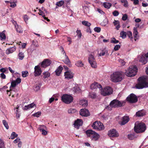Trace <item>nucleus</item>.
Masks as SVG:
<instances>
[{"label":"nucleus","mask_w":148,"mask_h":148,"mask_svg":"<svg viewBox=\"0 0 148 148\" xmlns=\"http://www.w3.org/2000/svg\"><path fill=\"white\" fill-rule=\"evenodd\" d=\"M138 83L136 85L137 89H140L148 87V76H144L140 77L138 79Z\"/></svg>","instance_id":"nucleus-1"},{"label":"nucleus","mask_w":148,"mask_h":148,"mask_svg":"<svg viewBox=\"0 0 148 148\" xmlns=\"http://www.w3.org/2000/svg\"><path fill=\"white\" fill-rule=\"evenodd\" d=\"M124 74L121 71L114 72L110 76L111 80L114 82H121L124 78Z\"/></svg>","instance_id":"nucleus-2"},{"label":"nucleus","mask_w":148,"mask_h":148,"mask_svg":"<svg viewBox=\"0 0 148 148\" xmlns=\"http://www.w3.org/2000/svg\"><path fill=\"white\" fill-rule=\"evenodd\" d=\"M146 129V125L144 123H138L137 122L135 123L134 129L136 133H139L143 132Z\"/></svg>","instance_id":"nucleus-3"},{"label":"nucleus","mask_w":148,"mask_h":148,"mask_svg":"<svg viewBox=\"0 0 148 148\" xmlns=\"http://www.w3.org/2000/svg\"><path fill=\"white\" fill-rule=\"evenodd\" d=\"M138 69L136 66L132 65L129 67L128 70L125 72V75L129 77L135 76L136 74Z\"/></svg>","instance_id":"nucleus-4"},{"label":"nucleus","mask_w":148,"mask_h":148,"mask_svg":"<svg viewBox=\"0 0 148 148\" xmlns=\"http://www.w3.org/2000/svg\"><path fill=\"white\" fill-rule=\"evenodd\" d=\"M86 133L88 137H90L92 140L94 141L97 140L100 137L98 134L92 130H87L86 131Z\"/></svg>","instance_id":"nucleus-5"},{"label":"nucleus","mask_w":148,"mask_h":148,"mask_svg":"<svg viewBox=\"0 0 148 148\" xmlns=\"http://www.w3.org/2000/svg\"><path fill=\"white\" fill-rule=\"evenodd\" d=\"M62 101L66 104H69L73 100V97L70 95L64 94L61 97Z\"/></svg>","instance_id":"nucleus-6"},{"label":"nucleus","mask_w":148,"mask_h":148,"mask_svg":"<svg viewBox=\"0 0 148 148\" xmlns=\"http://www.w3.org/2000/svg\"><path fill=\"white\" fill-rule=\"evenodd\" d=\"M101 93V95L103 96H106L110 95L113 92L112 89L110 87L107 86L103 89L102 88Z\"/></svg>","instance_id":"nucleus-7"},{"label":"nucleus","mask_w":148,"mask_h":148,"mask_svg":"<svg viewBox=\"0 0 148 148\" xmlns=\"http://www.w3.org/2000/svg\"><path fill=\"white\" fill-rule=\"evenodd\" d=\"M123 104V102L121 103L117 100L114 99L110 102L109 105L112 108H116L121 107Z\"/></svg>","instance_id":"nucleus-8"},{"label":"nucleus","mask_w":148,"mask_h":148,"mask_svg":"<svg viewBox=\"0 0 148 148\" xmlns=\"http://www.w3.org/2000/svg\"><path fill=\"white\" fill-rule=\"evenodd\" d=\"M126 100L130 103H134L137 102L138 99L137 96L134 94L131 93L128 95Z\"/></svg>","instance_id":"nucleus-9"},{"label":"nucleus","mask_w":148,"mask_h":148,"mask_svg":"<svg viewBox=\"0 0 148 148\" xmlns=\"http://www.w3.org/2000/svg\"><path fill=\"white\" fill-rule=\"evenodd\" d=\"M108 135L109 136L112 137H116L119 136L118 133L114 129H113L109 131Z\"/></svg>","instance_id":"nucleus-10"},{"label":"nucleus","mask_w":148,"mask_h":148,"mask_svg":"<svg viewBox=\"0 0 148 148\" xmlns=\"http://www.w3.org/2000/svg\"><path fill=\"white\" fill-rule=\"evenodd\" d=\"M42 73V71L40 66L38 65L35 66L34 67V75L38 76L40 75Z\"/></svg>","instance_id":"nucleus-11"},{"label":"nucleus","mask_w":148,"mask_h":148,"mask_svg":"<svg viewBox=\"0 0 148 148\" xmlns=\"http://www.w3.org/2000/svg\"><path fill=\"white\" fill-rule=\"evenodd\" d=\"M80 114L82 116H88L90 115L89 111L86 109H81L79 111Z\"/></svg>","instance_id":"nucleus-12"},{"label":"nucleus","mask_w":148,"mask_h":148,"mask_svg":"<svg viewBox=\"0 0 148 148\" xmlns=\"http://www.w3.org/2000/svg\"><path fill=\"white\" fill-rule=\"evenodd\" d=\"M52 63V61L49 59H45L42 62L41 66L43 67H46L49 66Z\"/></svg>","instance_id":"nucleus-13"},{"label":"nucleus","mask_w":148,"mask_h":148,"mask_svg":"<svg viewBox=\"0 0 148 148\" xmlns=\"http://www.w3.org/2000/svg\"><path fill=\"white\" fill-rule=\"evenodd\" d=\"M90 88L92 89L99 88L100 90L102 89V86L100 84L97 82H95L91 84Z\"/></svg>","instance_id":"nucleus-14"},{"label":"nucleus","mask_w":148,"mask_h":148,"mask_svg":"<svg viewBox=\"0 0 148 148\" xmlns=\"http://www.w3.org/2000/svg\"><path fill=\"white\" fill-rule=\"evenodd\" d=\"M121 121L120 124L121 125H123L128 123L130 120L128 116H124L121 118Z\"/></svg>","instance_id":"nucleus-15"},{"label":"nucleus","mask_w":148,"mask_h":148,"mask_svg":"<svg viewBox=\"0 0 148 148\" xmlns=\"http://www.w3.org/2000/svg\"><path fill=\"white\" fill-rule=\"evenodd\" d=\"M64 76L66 79H71L73 77V74L70 71H67L64 73Z\"/></svg>","instance_id":"nucleus-16"},{"label":"nucleus","mask_w":148,"mask_h":148,"mask_svg":"<svg viewBox=\"0 0 148 148\" xmlns=\"http://www.w3.org/2000/svg\"><path fill=\"white\" fill-rule=\"evenodd\" d=\"M83 121L80 119H77L75 121L74 123V126L75 128L78 129L80 126L82 125Z\"/></svg>","instance_id":"nucleus-17"},{"label":"nucleus","mask_w":148,"mask_h":148,"mask_svg":"<svg viewBox=\"0 0 148 148\" xmlns=\"http://www.w3.org/2000/svg\"><path fill=\"white\" fill-rule=\"evenodd\" d=\"M133 30V36L134 38V40L136 41L139 37V36H138V32L137 31V27H134Z\"/></svg>","instance_id":"nucleus-18"},{"label":"nucleus","mask_w":148,"mask_h":148,"mask_svg":"<svg viewBox=\"0 0 148 148\" xmlns=\"http://www.w3.org/2000/svg\"><path fill=\"white\" fill-rule=\"evenodd\" d=\"M16 50V47H12L9 48L6 50V53L7 54L12 53L14 51H15Z\"/></svg>","instance_id":"nucleus-19"},{"label":"nucleus","mask_w":148,"mask_h":148,"mask_svg":"<svg viewBox=\"0 0 148 148\" xmlns=\"http://www.w3.org/2000/svg\"><path fill=\"white\" fill-rule=\"evenodd\" d=\"M63 69V68L62 66H59L55 71L56 75L57 76H59Z\"/></svg>","instance_id":"nucleus-20"},{"label":"nucleus","mask_w":148,"mask_h":148,"mask_svg":"<svg viewBox=\"0 0 148 148\" xmlns=\"http://www.w3.org/2000/svg\"><path fill=\"white\" fill-rule=\"evenodd\" d=\"M65 56V60L63 61L64 62H65L66 64H67L69 67H71V62L69 59L68 56L66 55H66H64Z\"/></svg>","instance_id":"nucleus-21"},{"label":"nucleus","mask_w":148,"mask_h":148,"mask_svg":"<svg viewBox=\"0 0 148 148\" xmlns=\"http://www.w3.org/2000/svg\"><path fill=\"white\" fill-rule=\"evenodd\" d=\"M79 104L84 107L88 105L87 101L85 99L81 100L79 101Z\"/></svg>","instance_id":"nucleus-22"},{"label":"nucleus","mask_w":148,"mask_h":148,"mask_svg":"<svg viewBox=\"0 0 148 148\" xmlns=\"http://www.w3.org/2000/svg\"><path fill=\"white\" fill-rule=\"evenodd\" d=\"M147 59L146 58L145 56H142L140 58L139 61L141 62L143 64H144L147 63Z\"/></svg>","instance_id":"nucleus-23"},{"label":"nucleus","mask_w":148,"mask_h":148,"mask_svg":"<svg viewBox=\"0 0 148 148\" xmlns=\"http://www.w3.org/2000/svg\"><path fill=\"white\" fill-rule=\"evenodd\" d=\"M145 115V113L142 110H140L137 112L136 113V115L137 116H142Z\"/></svg>","instance_id":"nucleus-24"},{"label":"nucleus","mask_w":148,"mask_h":148,"mask_svg":"<svg viewBox=\"0 0 148 148\" xmlns=\"http://www.w3.org/2000/svg\"><path fill=\"white\" fill-rule=\"evenodd\" d=\"M113 23L114 24V25L115 26H116V25H117L116 27V29L117 30H119V28L120 27V25L119 22V21L116 20H114V21L113 22Z\"/></svg>","instance_id":"nucleus-25"},{"label":"nucleus","mask_w":148,"mask_h":148,"mask_svg":"<svg viewBox=\"0 0 148 148\" xmlns=\"http://www.w3.org/2000/svg\"><path fill=\"white\" fill-rule=\"evenodd\" d=\"M105 55L106 56H108L109 55V53L108 51L107 50H103L102 52L99 54V56H103Z\"/></svg>","instance_id":"nucleus-26"},{"label":"nucleus","mask_w":148,"mask_h":148,"mask_svg":"<svg viewBox=\"0 0 148 148\" xmlns=\"http://www.w3.org/2000/svg\"><path fill=\"white\" fill-rule=\"evenodd\" d=\"M5 31L4 30L0 33V38L1 40H4L6 38V36L5 34Z\"/></svg>","instance_id":"nucleus-27"},{"label":"nucleus","mask_w":148,"mask_h":148,"mask_svg":"<svg viewBox=\"0 0 148 148\" xmlns=\"http://www.w3.org/2000/svg\"><path fill=\"white\" fill-rule=\"evenodd\" d=\"M104 128V126L102 123L99 122V125L98 126L97 130H103Z\"/></svg>","instance_id":"nucleus-28"},{"label":"nucleus","mask_w":148,"mask_h":148,"mask_svg":"<svg viewBox=\"0 0 148 148\" xmlns=\"http://www.w3.org/2000/svg\"><path fill=\"white\" fill-rule=\"evenodd\" d=\"M103 5L105 8L108 9L111 7L112 4L110 3L105 2L103 3Z\"/></svg>","instance_id":"nucleus-29"},{"label":"nucleus","mask_w":148,"mask_h":148,"mask_svg":"<svg viewBox=\"0 0 148 148\" xmlns=\"http://www.w3.org/2000/svg\"><path fill=\"white\" fill-rule=\"evenodd\" d=\"M99 122L95 121L92 124V127L94 129L97 130L98 126L99 125Z\"/></svg>","instance_id":"nucleus-30"},{"label":"nucleus","mask_w":148,"mask_h":148,"mask_svg":"<svg viewBox=\"0 0 148 148\" xmlns=\"http://www.w3.org/2000/svg\"><path fill=\"white\" fill-rule=\"evenodd\" d=\"M42 74L44 75L43 78L44 79L49 77L50 75V73L48 71L43 72Z\"/></svg>","instance_id":"nucleus-31"},{"label":"nucleus","mask_w":148,"mask_h":148,"mask_svg":"<svg viewBox=\"0 0 148 148\" xmlns=\"http://www.w3.org/2000/svg\"><path fill=\"white\" fill-rule=\"evenodd\" d=\"M89 96L92 99H95L97 97V95L95 92H91L89 93Z\"/></svg>","instance_id":"nucleus-32"},{"label":"nucleus","mask_w":148,"mask_h":148,"mask_svg":"<svg viewBox=\"0 0 148 148\" xmlns=\"http://www.w3.org/2000/svg\"><path fill=\"white\" fill-rule=\"evenodd\" d=\"M64 1H60L58 2H57L56 3V5L58 7H61L64 4Z\"/></svg>","instance_id":"nucleus-33"},{"label":"nucleus","mask_w":148,"mask_h":148,"mask_svg":"<svg viewBox=\"0 0 148 148\" xmlns=\"http://www.w3.org/2000/svg\"><path fill=\"white\" fill-rule=\"evenodd\" d=\"M120 36L123 38H125L126 37L127 34L125 32L122 31L120 33Z\"/></svg>","instance_id":"nucleus-34"},{"label":"nucleus","mask_w":148,"mask_h":148,"mask_svg":"<svg viewBox=\"0 0 148 148\" xmlns=\"http://www.w3.org/2000/svg\"><path fill=\"white\" fill-rule=\"evenodd\" d=\"M82 24L88 27H89L91 25V24L89 23L88 21H83L82 22Z\"/></svg>","instance_id":"nucleus-35"},{"label":"nucleus","mask_w":148,"mask_h":148,"mask_svg":"<svg viewBox=\"0 0 148 148\" xmlns=\"http://www.w3.org/2000/svg\"><path fill=\"white\" fill-rule=\"evenodd\" d=\"M88 60L89 63L95 61V60L92 55H90L88 58Z\"/></svg>","instance_id":"nucleus-36"},{"label":"nucleus","mask_w":148,"mask_h":148,"mask_svg":"<svg viewBox=\"0 0 148 148\" xmlns=\"http://www.w3.org/2000/svg\"><path fill=\"white\" fill-rule=\"evenodd\" d=\"M121 2L123 3V6L125 7H127L128 6V3L127 0H120Z\"/></svg>","instance_id":"nucleus-37"},{"label":"nucleus","mask_w":148,"mask_h":148,"mask_svg":"<svg viewBox=\"0 0 148 148\" xmlns=\"http://www.w3.org/2000/svg\"><path fill=\"white\" fill-rule=\"evenodd\" d=\"M18 58L19 59L22 60L24 57L25 56L24 53L22 52H19L18 55Z\"/></svg>","instance_id":"nucleus-38"},{"label":"nucleus","mask_w":148,"mask_h":148,"mask_svg":"<svg viewBox=\"0 0 148 148\" xmlns=\"http://www.w3.org/2000/svg\"><path fill=\"white\" fill-rule=\"evenodd\" d=\"M135 135L134 134H131L128 135V138L130 140L134 139L135 138Z\"/></svg>","instance_id":"nucleus-39"},{"label":"nucleus","mask_w":148,"mask_h":148,"mask_svg":"<svg viewBox=\"0 0 148 148\" xmlns=\"http://www.w3.org/2000/svg\"><path fill=\"white\" fill-rule=\"evenodd\" d=\"M28 73L27 71H23L22 72V75L23 77H25L28 76Z\"/></svg>","instance_id":"nucleus-40"},{"label":"nucleus","mask_w":148,"mask_h":148,"mask_svg":"<svg viewBox=\"0 0 148 148\" xmlns=\"http://www.w3.org/2000/svg\"><path fill=\"white\" fill-rule=\"evenodd\" d=\"M2 123L6 128L7 129H9V127L8 124V123L6 120H3Z\"/></svg>","instance_id":"nucleus-41"},{"label":"nucleus","mask_w":148,"mask_h":148,"mask_svg":"<svg viewBox=\"0 0 148 148\" xmlns=\"http://www.w3.org/2000/svg\"><path fill=\"white\" fill-rule=\"evenodd\" d=\"M18 136V134L15 132H13L11 136V138L12 139H14L15 138L17 137Z\"/></svg>","instance_id":"nucleus-42"},{"label":"nucleus","mask_w":148,"mask_h":148,"mask_svg":"<svg viewBox=\"0 0 148 148\" xmlns=\"http://www.w3.org/2000/svg\"><path fill=\"white\" fill-rule=\"evenodd\" d=\"M75 65L78 66L82 67L83 66L84 64L82 61H79L76 63Z\"/></svg>","instance_id":"nucleus-43"},{"label":"nucleus","mask_w":148,"mask_h":148,"mask_svg":"<svg viewBox=\"0 0 148 148\" xmlns=\"http://www.w3.org/2000/svg\"><path fill=\"white\" fill-rule=\"evenodd\" d=\"M77 110L75 109L71 108L69 109L68 112L69 113L73 114Z\"/></svg>","instance_id":"nucleus-44"},{"label":"nucleus","mask_w":148,"mask_h":148,"mask_svg":"<svg viewBox=\"0 0 148 148\" xmlns=\"http://www.w3.org/2000/svg\"><path fill=\"white\" fill-rule=\"evenodd\" d=\"M40 84H36L34 86V89L36 91H37L40 89Z\"/></svg>","instance_id":"nucleus-45"},{"label":"nucleus","mask_w":148,"mask_h":148,"mask_svg":"<svg viewBox=\"0 0 148 148\" xmlns=\"http://www.w3.org/2000/svg\"><path fill=\"white\" fill-rule=\"evenodd\" d=\"M119 42L118 40H117L114 38H113L110 40V42L112 43L116 44Z\"/></svg>","instance_id":"nucleus-46"},{"label":"nucleus","mask_w":148,"mask_h":148,"mask_svg":"<svg viewBox=\"0 0 148 148\" xmlns=\"http://www.w3.org/2000/svg\"><path fill=\"white\" fill-rule=\"evenodd\" d=\"M90 63L91 64V66L93 68H95L97 66V64L95 61H93V62Z\"/></svg>","instance_id":"nucleus-47"},{"label":"nucleus","mask_w":148,"mask_h":148,"mask_svg":"<svg viewBox=\"0 0 148 148\" xmlns=\"http://www.w3.org/2000/svg\"><path fill=\"white\" fill-rule=\"evenodd\" d=\"M4 144L3 141L0 139V148H4Z\"/></svg>","instance_id":"nucleus-48"},{"label":"nucleus","mask_w":148,"mask_h":148,"mask_svg":"<svg viewBox=\"0 0 148 148\" xmlns=\"http://www.w3.org/2000/svg\"><path fill=\"white\" fill-rule=\"evenodd\" d=\"M41 112L40 111H38L36 113H35L32 115L34 116H36L37 117H39L41 115Z\"/></svg>","instance_id":"nucleus-49"},{"label":"nucleus","mask_w":148,"mask_h":148,"mask_svg":"<svg viewBox=\"0 0 148 148\" xmlns=\"http://www.w3.org/2000/svg\"><path fill=\"white\" fill-rule=\"evenodd\" d=\"M15 27L16 28V30L17 32H19L20 33L21 32V27L17 25V26H15Z\"/></svg>","instance_id":"nucleus-50"},{"label":"nucleus","mask_w":148,"mask_h":148,"mask_svg":"<svg viewBox=\"0 0 148 148\" xmlns=\"http://www.w3.org/2000/svg\"><path fill=\"white\" fill-rule=\"evenodd\" d=\"M127 36L131 39L133 38L132 32L130 31H128L127 32Z\"/></svg>","instance_id":"nucleus-51"},{"label":"nucleus","mask_w":148,"mask_h":148,"mask_svg":"<svg viewBox=\"0 0 148 148\" xmlns=\"http://www.w3.org/2000/svg\"><path fill=\"white\" fill-rule=\"evenodd\" d=\"M17 84L14 81H12L11 83V85L10 87H12V88L14 87L17 85Z\"/></svg>","instance_id":"nucleus-52"},{"label":"nucleus","mask_w":148,"mask_h":148,"mask_svg":"<svg viewBox=\"0 0 148 148\" xmlns=\"http://www.w3.org/2000/svg\"><path fill=\"white\" fill-rule=\"evenodd\" d=\"M40 131L42 132V134L43 135H46L47 134V132L45 130V129H40Z\"/></svg>","instance_id":"nucleus-53"},{"label":"nucleus","mask_w":148,"mask_h":148,"mask_svg":"<svg viewBox=\"0 0 148 148\" xmlns=\"http://www.w3.org/2000/svg\"><path fill=\"white\" fill-rule=\"evenodd\" d=\"M94 31L97 33L99 32L101 30V29L100 27H96L94 29Z\"/></svg>","instance_id":"nucleus-54"},{"label":"nucleus","mask_w":148,"mask_h":148,"mask_svg":"<svg viewBox=\"0 0 148 148\" xmlns=\"http://www.w3.org/2000/svg\"><path fill=\"white\" fill-rule=\"evenodd\" d=\"M119 12L116 10L114 11L112 13L113 15L115 16H118L119 15Z\"/></svg>","instance_id":"nucleus-55"},{"label":"nucleus","mask_w":148,"mask_h":148,"mask_svg":"<svg viewBox=\"0 0 148 148\" xmlns=\"http://www.w3.org/2000/svg\"><path fill=\"white\" fill-rule=\"evenodd\" d=\"M120 47H121L120 45H116L115 46L114 48V50L115 51H117L120 48Z\"/></svg>","instance_id":"nucleus-56"},{"label":"nucleus","mask_w":148,"mask_h":148,"mask_svg":"<svg viewBox=\"0 0 148 148\" xmlns=\"http://www.w3.org/2000/svg\"><path fill=\"white\" fill-rule=\"evenodd\" d=\"M23 19L25 22L26 23L28 19V16L26 14L23 16Z\"/></svg>","instance_id":"nucleus-57"},{"label":"nucleus","mask_w":148,"mask_h":148,"mask_svg":"<svg viewBox=\"0 0 148 148\" xmlns=\"http://www.w3.org/2000/svg\"><path fill=\"white\" fill-rule=\"evenodd\" d=\"M127 16L126 14H124L123 15L122 17V19L124 21H125L127 20Z\"/></svg>","instance_id":"nucleus-58"},{"label":"nucleus","mask_w":148,"mask_h":148,"mask_svg":"<svg viewBox=\"0 0 148 148\" xmlns=\"http://www.w3.org/2000/svg\"><path fill=\"white\" fill-rule=\"evenodd\" d=\"M76 32L77 33L78 36L79 38H81L82 36V34L80 30H77Z\"/></svg>","instance_id":"nucleus-59"},{"label":"nucleus","mask_w":148,"mask_h":148,"mask_svg":"<svg viewBox=\"0 0 148 148\" xmlns=\"http://www.w3.org/2000/svg\"><path fill=\"white\" fill-rule=\"evenodd\" d=\"M16 82V83L18 84H19L21 82V79L19 78H17L14 81Z\"/></svg>","instance_id":"nucleus-60"},{"label":"nucleus","mask_w":148,"mask_h":148,"mask_svg":"<svg viewBox=\"0 0 148 148\" xmlns=\"http://www.w3.org/2000/svg\"><path fill=\"white\" fill-rule=\"evenodd\" d=\"M20 141V139L18 137L17 138H16L14 141V143H17Z\"/></svg>","instance_id":"nucleus-61"},{"label":"nucleus","mask_w":148,"mask_h":148,"mask_svg":"<svg viewBox=\"0 0 148 148\" xmlns=\"http://www.w3.org/2000/svg\"><path fill=\"white\" fill-rule=\"evenodd\" d=\"M119 62L121 63L122 65L124 66L125 65V63L123 60L122 59H119Z\"/></svg>","instance_id":"nucleus-62"},{"label":"nucleus","mask_w":148,"mask_h":148,"mask_svg":"<svg viewBox=\"0 0 148 148\" xmlns=\"http://www.w3.org/2000/svg\"><path fill=\"white\" fill-rule=\"evenodd\" d=\"M34 106H36L35 104L34 103H32L28 105V106L29 109L34 108Z\"/></svg>","instance_id":"nucleus-63"},{"label":"nucleus","mask_w":148,"mask_h":148,"mask_svg":"<svg viewBox=\"0 0 148 148\" xmlns=\"http://www.w3.org/2000/svg\"><path fill=\"white\" fill-rule=\"evenodd\" d=\"M10 3H11L10 7L12 8H14L16 5V4L14 2H10Z\"/></svg>","instance_id":"nucleus-64"}]
</instances>
